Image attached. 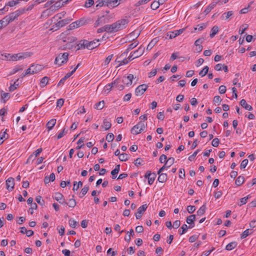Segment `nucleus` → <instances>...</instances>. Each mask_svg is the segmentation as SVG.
<instances>
[{
	"instance_id": "1",
	"label": "nucleus",
	"mask_w": 256,
	"mask_h": 256,
	"mask_svg": "<svg viewBox=\"0 0 256 256\" xmlns=\"http://www.w3.org/2000/svg\"><path fill=\"white\" fill-rule=\"evenodd\" d=\"M128 22V20L124 18L118 20L112 24H106L104 26L105 32L110 33L116 32L124 28Z\"/></svg>"
},
{
	"instance_id": "2",
	"label": "nucleus",
	"mask_w": 256,
	"mask_h": 256,
	"mask_svg": "<svg viewBox=\"0 0 256 256\" xmlns=\"http://www.w3.org/2000/svg\"><path fill=\"white\" fill-rule=\"evenodd\" d=\"M69 54L68 52H64L63 54H59L56 58L54 60V64H58L59 66H62L66 64L68 60Z\"/></svg>"
},
{
	"instance_id": "3",
	"label": "nucleus",
	"mask_w": 256,
	"mask_h": 256,
	"mask_svg": "<svg viewBox=\"0 0 256 256\" xmlns=\"http://www.w3.org/2000/svg\"><path fill=\"white\" fill-rule=\"evenodd\" d=\"M146 126V124H145L144 122L141 120L132 128L131 132L134 134H140L144 130Z\"/></svg>"
},
{
	"instance_id": "4",
	"label": "nucleus",
	"mask_w": 256,
	"mask_h": 256,
	"mask_svg": "<svg viewBox=\"0 0 256 256\" xmlns=\"http://www.w3.org/2000/svg\"><path fill=\"white\" fill-rule=\"evenodd\" d=\"M86 20L84 18H82L70 24L69 26V30H72L78 27L82 26L85 24Z\"/></svg>"
},
{
	"instance_id": "5",
	"label": "nucleus",
	"mask_w": 256,
	"mask_h": 256,
	"mask_svg": "<svg viewBox=\"0 0 256 256\" xmlns=\"http://www.w3.org/2000/svg\"><path fill=\"white\" fill-rule=\"evenodd\" d=\"M174 160L173 157L169 158L167 160L165 161L164 165L158 170V173L162 172L164 170L172 166L174 162Z\"/></svg>"
},
{
	"instance_id": "6",
	"label": "nucleus",
	"mask_w": 256,
	"mask_h": 256,
	"mask_svg": "<svg viewBox=\"0 0 256 256\" xmlns=\"http://www.w3.org/2000/svg\"><path fill=\"white\" fill-rule=\"evenodd\" d=\"M148 86L146 84H142L138 86L135 90V94L136 96H142L148 89Z\"/></svg>"
},
{
	"instance_id": "7",
	"label": "nucleus",
	"mask_w": 256,
	"mask_h": 256,
	"mask_svg": "<svg viewBox=\"0 0 256 256\" xmlns=\"http://www.w3.org/2000/svg\"><path fill=\"white\" fill-rule=\"evenodd\" d=\"M138 41H135L134 42L130 44H129L128 46V48L126 50L125 52H124L122 54H121V55L120 56L119 58H124L126 57L128 52L134 48H136L138 45Z\"/></svg>"
},
{
	"instance_id": "8",
	"label": "nucleus",
	"mask_w": 256,
	"mask_h": 256,
	"mask_svg": "<svg viewBox=\"0 0 256 256\" xmlns=\"http://www.w3.org/2000/svg\"><path fill=\"white\" fill-rule=\"evenodd\" d=\"M147 208L148 206L146 204H143L139 207L137 210V212L135 214L136 218L138 220L140 218Z\"/></svg>"
},
{
	"instance_id": "9",
	"label": "nucleus",
	"mask_w": 256,
	"mask_h": 256,
	"mask_svg": "<svg viewBox=\"0 0 256 256\" xmlns=\"http://www.w3.org/2000/svg\"><path fill=\"white\" fill-rule=\"evenodd\" d=\"M24 10H18L13 12H11L8 16L9 18V20L10 22L14 21L16 18L19 16L20 14L24 13Z\"/></svg>"
},
{
	"instance_id": "10",
	"label": "nucleus",
	"mask_w": 256,
	"mask_h": 256,
	"mask_svg": "<svg viewBox=\"0 0 256 256\" xmlns=\"http://www.w3.org/2000/svg\"><path fill=\"white\" fill-rule=\"evenodd\" d=\"M134 78V76L132 74H129L128 76H124L122 79V82L127 86H129L132 84V80Z\"/></svg>"
},
{
	"instance_id": "11",
	"label": "nucleus",
	"mask_w": 256,
	"mask_h": 256,
	"mask_svg": "<svg viewBox=\"0 0 256 256\" xmlns=\"http://www.w3.org/2000/svg\"><path fill=\"white\" fill-rule=\"evenodd\" d=\"M196 218L195 214H191L186 218V222L189 224L188 227L192 228L194 226V221Z\"/></svg>"
},
{
	"instance_id": "12",
	"label": "nucleus",
	"mask_w": 256,
	"mask_h": 256,
	"mask_svg": "<svg viewBox=\"0 0 256 256\" xmlns=\"http://www.w3.org/2000/svg\"><path fill=\"white\" fill-rule=\"evenodd\" d=\"M14 178L10 177L6 180V188L8 190L11 191L14 188Z\"/></svg>"
},
{
	"instance_id": "13",
	"label": "nucleus",
	"mask_w": 256,
	"mask_h": 256,
	"mask_svg": "<svg viewBox=\"0 0 256 256\" xmlns=\"http://www.w3.org/2000/svg\"><path fill=\"white\" fill-rule=\"evenodd\" d=\"M72 20V18H65L62 20L58 22L56 24V27L58 28H60L64 26L66 24H68Z\"/></svg>"
},
{
	"instance_id": "14",
	"label": "nucleus",
	"mask_w": 256,
	"mask_h": 256,
	"mask_svg": "<svg viewBox=\"0 0 256 256\" xmlns=\"http://www.w3.org/2000/svg\"><path fill=\"white\" fill-rule=\"evenodd\" d=\"M144 48L140 46L136 50L132 52V54H134V57L136 58H137L140 56H141L144 52Z\"/></svg>"
},
{
	"instance_id": "15",
	"label": "nucleus",
	"mask_w": 256,
	"mask_h": 256,
	"mask_svg": "<svg viewBox=\"0 0 256 256\" xmlns=\"http://www.w3.org/2000/svg\"><path fill=\"white\" fill-rule=\"evenodd\" d=\"M118 84L117 80H114L112 82L106 84L104 88V92H106V94L109 93L112 90V88H114V84Z\"/></svg>"
},
{
	"instance_id": "16",
	"label": "nucleus",
	"mask_w": 256,
	"mask_h": 256,
	"mask_svg": "<svg viewBox=\"0 0 256 256\" xmlns=\"http://www.w3.org/2000/svg\"><path fill=\"white\" fill-rule=\"evenodd\" d=\"M158 180L160 182H164L168 180V176L166 173H158Z\"/></svg>"
},
{
	"instance_id": "17",
	"label": "nucleus",
	"mask_w": 256,
	"mask_h": 256,
	"mask_svg": "<svg viewBox=\"0 0 256 256\" xmlns=\"http://www.w3.org/2000/svg\"><path fill=\"white\" fill-rule=\"evenodd\" d=\"M65 4L64 2V0L62 2L58 1L56 2L52 6H50V9L52 10H58L59 8L64 6Z\"/></svg>"
},
{
	"instance_id": "18",
	"label": "nucleus",
	"mask_w": 256,
	"mask_h": 256,
	"mask_svg": "<svg viewBox=\"0 0 256 256\" xmlns=\"http://www.w3.org/2000/svg\"><path fill=\"white\" fill-rule=\"evenodd\" d=\"M240 104L248 110H252V107L250 105L246 103V100L244 99H242L240 101Z\"/></svg>"
},
{
	"instance_id": "19",
	"label": "nucleus",
	"mask_w": 256,
	"mask_h": 256,
	"mask_svg": "<svg viewBox=\"0 0 256 256\" xmlns=\"http://www.w3.org/2000/svg\"><path fill=\"white\" fill-rule=\"evenodd\" d=\"M234 14V12L232 10H230L226 12H224L220 16L222 20H227Z\"/></svg>"
},
{
	"instance_id": "20",
	"label": "nucleus",
	"mask_w": 256,
	"mask_h": 256,
	"mask_svg": "<svg viewBox=\"0 0 256 256\" xmlns=\"http://www.w3.org/2000/svg\"><path fill=\"white\" fill-rule=\"evenodd\" d=\"M31 67H32V73H34V74L37 73V72L41 71L43 68L42 66L41 65H39V64H36V65L32 64L31 66Z\"/></svg>"
},
{
	"instance_id": "21",
	"label": "nucleus",
	"mask_w": 256,
	"mask_h": 256,
	"mask_svg": "<svg viewBox=\"0 0 256 256\" xmlns=\"http://www.w3.org/2000/svg\"><path fill=\"white\" fill-rule=\"evenodd\" d=\"M100 41L99 39L96 40H94L90 42L89 45L88 46V50H92L98 46H99L100 44H98V42Z\"/></svg>"
},
{
	"instance_id": "22",
	"label": "nucleus",
	"mask_w": 256,
	"mask_h": 256,
	"mask_svg": "<svg viewBox=\"0 0 256 256\" xmlns=\"http://www.w3.org/2000/svg\"><path fill=\"white\" fill-rule=\"evenodd\" d=\"M76 40L74 36H69L63 40V42H66V44H72V43L74 42Z\"/></svg>"
},
{
	"instance_id": "23",
	"label": "nucleus",
	"mask_w": 256,
	"mask_h": 256,
	"mask_svg": "<svg viewBox=\"0 0 256 256\" xmlns=\"http://www.w3.org/2000/svg\"><path fill=\"white\" fill-rule=\"evenodd\" d=\"M56 119L52 118L46 124V128L48 130H51L56 124Z\"/></svg>"
},
{
	"instance_id": "24",
	"label": "nucleus",
	"mask_w": 256,
	"mask_h": 256,
	"mask_svg": "<svg viewBox=\"0 0 256 256\" xmlns=\"http://www.w3.org/2000/svg\"><path fill=\"white\" fill-rule=\"evenodd\" d=\"M118 0H108V2H106V6L109 8H113L118 6Z\"/></svg>"
},
{
	"instance_id": "25",
	"label": "nucleus",
	"mask_w": 256,
	"mask_h": 256,
	"mask_svg": "<svg viewBox=\"0 0 256 256\" xmlns=\"http://www.w3.org/2000/svg\"><path fill=\"white\" fill-rule=\"evenodd\" d=\"M206 204H204L196 212L198 216L204 215L206 212Z\"/></svg>"
},
{
	"instance_id": "26",
	"label": "nucleus",
	"mask_w": 256,
	"mask_h": 256,
	"mask_svg": "<svg viewBox=\"0 0 256 256\" xmlns=\"http://www.w3.org/2000/svg\"><path fill=\"white\" fill-rule=\"evenodd\" d=\"M237 242H232L228 244L226 246V249L227 250H231L234 249L237 246Z\"/></svg>"
},
{
	"instance_id": "27",
	"label": "nucleus",
	"mask_w": 256,
	"mask_h": 256,
	"mask_svg": "<svg viewBox=\"0 0 256 256\" xmlns=\"http://www.w3.org/2000/svg\"><path fill=\"white\" fill-rule=\"evenodd\" d=\"M112 126L110 122L107 120L106 119H104L103 121V124L102 126L104 128L105 130H108Z\"/></svg>"
},
{
	"instance_id": "28",
	"label": "nucleus",
	"mask_w": 256,
	"mask_h": 256,
	"mask_svg": "<svg viewBox=\"0 0 256 256\" xmlns=\"http://www.w3.org/2000/svg\"><path fill=\"white\" fill-rule=\"evenodd\" d=\"M218 32V27L216 26H214L211 29V33L210 34V36L212 38Z\"/></svg>"
},
{
	"instance_id": "29",
	"label": "nucleus",
	"mask_w": 256,
	"mask_h": 256,
	"mask_svg": "<svg viewBox=\"0 0 256 256\" xmlns=\"http://www.w3.org/2000/svg\"><path fill=\"white\" fill-rule=\"evenodd\" d=\"M244 182V178L242 176H239L236 180L235 184L237 186H241Z\"/></svg>"
},
{
	"instance_id": "30",
	"label": "nucleus",
	"mask_w": 256,
	"mask_h": 256,
	"mask_svg": "<svg viewBox=\"0 0 256 256\" xmlns=\"http://www.w3.org/2000/svg\"><path fill=\"white\" fill-rule=\"evenodd\" d=\"M114 80H117L118 84H114V88H116L119 90H122L124 89V86L120 84V80L119 78H116Z\"/></svg>"
},
{
	"instance_id": "31",
	"label": "nucleus",
	"mask_w": 256,
	"mask_h": 256,
	"mask_svg": "<svg viewBox=\"0 0 256 256\" xmlns=\"http://www.w3.org/2000/svg\"><path fill=\"white\" fill-rule=\"evenodd\" d=\"M190 228L186 224H184L178 230V232L180 235L184 234L187 231V230Z\"/></svg>"
},
{
	"instance_id": "32",
	"label": "nucleus",
	"mask_w": 256,
	"mask_h": 256,
	"mask_svg": "<svg viewBox=\"0 0 256 256\" xmlns=\"http://www.w3.org/2000/svg\"><path fill=\"white\" fill-rule=\"evenodd\" d=\"M89 190V186H84L82 189L81 192L80 194V198H82L85 194L88 192Z\"/></svg>"
},
{
	"instance_id": "33",
	"label": "nucleus",
	"mask_w": 256,
	"mask_h": 256,
	"mask_svg": "<svg viewBox=\"0 0 256 256\" xmlns=\"http://www.w3.org/2000/svg\"><path fill=\"white\" fill-rule=\"evenodd\" d=\"M85 138L84 137L80 138L77 142L78 146L76 147V150H79L82 148L84 144L83 142H84Z\"/></svg>"
},
{
	"instance_id": "34",
	"label": "nucleus",
	"mask_w": 256,
	"mask_h": 256,
	"mask_svg": "<svg viewBox=\"0 0 256 256\" xmlns=\"http://www.w3.org/2000/svg\"><path fill=\"white\" fill-rule=\"evenodd\" d=\"M158 40H156V38L152 40L148 45L146 50H150L156 44Z\"/></svg>"
},
{
	"instance_id": "35",
	"label": "nucleus",
	"mask_w": 256,
	"mask_h": 256,
	"mask_svg": "<svg viewBox=\"0 0 256 256\" xmlns=\"http://www.w3.org/2000/svg\"><path fill=\"white\" fill-rule=\"evenodd\" d=\"M252 230L247 229L242 232L240 235L241 239H244L252 234Z\"/></svg>"
},
{
	"instance_id": "36",
	"label": "nucleus",
	"mask_w": 256,
	"mask_h": 256,
	"mask_svg": "<svg viewBox=\"0 0 256 256\" xmlns=\"http://www.w3.org/2000/svg\"><path fill=\"white\" fill-rule=\"evenodd\" d=\"M161 5L159 1H154L150 5V8L153 10H156L159 8V6Z\"/></svg>"
},
{
	"instance_id": "37",
	"label": "nucleus",
	"mask_w": 256,
	"mask_h": 256,
	"mask_svg": "<svg viewBox=\"0 0 256 256\" xmlns=\"http://www.w3.org/2000/svg\"><path fill=\"white\" fill-rule=\"evenodd\" d=\"M19 58H20V60L30 57L32 55V53L30 52H21L19 53Z\"/></svg>"
},
{
	"instance_id": "38",
	"label": "nucleus",
	"mask_w": 256,
	"mask_h": 256,
	"mask_svg": "<svg viewBox=\"0 0 256 256\" xmlns=\"http://www.w3.org/2000/svg\"><path fill=\"white\" fill-rule=\"evenodd\" d=\"M82 182L81 181H79L78 183L76 182H74V187L73 190L76 191L80 187H82Z\"/></svg>"
},
{
	"instance_id": "39",
	"label": "nucleus",
	"mask_w": 256,
	"mask_h": 256,
	"mask_svg": "<svg viewBox=\"0 0 256 256\" xmlns=\"http://www.w3.org/2000/svg\"><path fill=\"white\" fill-rule=\"evenodd\" d=\"M129 158L128 154L126 153H122L120 154L119 159L120 161L126 162L127 161Z\"/></svg>"
},
{
	"instance_id": "40",
	"label": "nucleus",
	"mask_w": 256,
	"mask_h": 256,
	"mask_svg": "<svg viewBox=\"0 0 256 256\" xmlns=\"http://www.w3.org/2000/svg\"><path fill=\"white\" fill-rule=\"evenodd\" d=\"M104 106V101L102 100L96 103L94 106V108L97 110H102Z\"/></svg>"
},
{
	"instance_id": "41",
	"label": "nucleus",
	"mask_w": 256,
	"mask_h": 256,
	"mask_svg": "<svg viewBox=\"0 0 256 256\" xmlns=\"http://www.w3.org/2000/svg\"><path fill=\"white\" fill-rule=\"evenodd\" d=\"M19 80V79H17L14 82L13 84H11L10 86L9 87V90L10 92H12L16 89L17 88L19 84H16V82Z\"/></svg>"
},
{
	"instance_id": "42",
	"label": "nucleus",
	"mask_w": 256,
	"mask_h": 256,
	"mask_svg": "<svg viewBox=\"0 0 256 256\" xmlns=\"http://www.w3.org/2000/svg\"><path fill=\"white\" fill-rule=\"evenodd\" d=\"M208 70H209L208 67V66H205L203 68V69L200 72L199 74L202 77L208 74Z\"/></svg>"
},
{
	"instance_id": "43",
	"label": "nucleus",
	"mask_w": 256,
	"mask_h": 256,
	"mask_svg": "<svg viewBox=\"0 0 256 256\" xmlns=\"http://www.w3.org/2000/svg\"><path fill=\"white\" fill-rule=\"evenodd\" d=\"M106 2H108V0H98L96 2L98 4L96 6V8H100L104 6H106Z\"/></svg>"
},
{
	"instance_id": "44",
	"label": "nucleus",
	"mask_w": 256,
	"mask_h": 256,
	"mask_svg": "<svg viewBox=\"0 0 256 256\" xmlns=\"http://www.w3.org/2000/svg\"><path fill=\"white\" fill-rule=\"evenodd\" d=\"M66 205L70 208H73L76 206V201L74 198H70L68 202L66 203Z\"/></svg>"
},
{
	"instance_id": "45",
	"label": "nucleus",
	"mask_w": 256,
	"mask_h": 256,
	"mask_svg": "<svg viewBox=\"0 0 256 256\" xmlns=\"http://www.w3.org/2000/svg\"><path fill=\"white\" fill-rule=\"evenodd\" d=\"M104 18V16H102L99 18L95 22L94 24V27H98L100 24L104 23L105 22L103 20V18Z\"/></svg>"
},
{
	"instance_id": "46",
	"label": "nucleus",
	"mask_w": 256,
	"mask_h": 256,
	"mask_svg": "<svg viewBox=\"0 0 256 256\" xmlns=\"http://www.w3.org/2000/svg\"><path fill=\"white\" fill-rule=\"evenodd\" d=\"M8 55L10 56V58H9L10 60L16 61V60H20V58H19V56H20L19 53L17 54H14L12 56H10V54H9Z\"/></svg>"
},
{
	"instance_id": "47",
	"label": "nucleus",
	"mask_w": 256,
	"mask_h": 256,
	"mask_svg": "<svg viewBox=\"0 0 256 256\" xmlns=\"http://www.w3.org/2000/svg\"><path fill=\"white\" fill-rule=\"evenodd\" d=\"M68 224L71 228H74L77 226L78 222L74 219L70 218L68 220Z\"/></svg>"
},
{
	"instance_id": "48",
	"label": "nucleus",
	"mask_w": 256,
	"mask_h": 256,
	"mask_svg": "<svg viewBox=\"0 0 256 256\" xmlns=\"http://www.w3.org/2000/svg\"><path fill=\"white\" fill-rule=\"evenodd\" d=\"M48 81V78L47 76H44L40 80V84L42 87H44L46 86Z\"/></svg>"
},
{
	"instance_id": "49",
	"label": "nucleus",
	"mask_w": 256,
	"mask_h": 256,
	"mask_svg": "<svg viewBox=\"0 0 256 256\" xmlns=\"http://www.w3.org/2000/svg\"><path fill=\"white\" fill-rule=\"evenodd\" d=\"M36 200L37 203L41 206L44 204V201L42 198V197L40 196H38L36 198Z\"/></svg>"
},
{
	"instance_id": "50",
	"label": "nucleus",
	"mask_w": 256,
	"mask_h": 256,
	"mask_svg": "<svg viewBox=\"0 0 256 256\" xmlns=\"http://www.w3.org/2000/svg\"><path fill=\"white\" fill-rule=\"evenodd\" d=\"M156 177V174L155 173H152V176H150L148 178V184L151 185L153 184Z\"/></svg>"
},
{
	"instance_id": "51",
	"label": "nucleus",
	"mask_w": 256,
	"mask_h": 256,
	"mask_svg": "<svg viewBox=\"0 0 256 256\" xmlns=\"http://www.w3.org/2000/svg\"><path fill=\"white\" fill-rule=\"evenodd\" d=\"M114 138V134L112 133H108L106 138V140L108 142H112Z\"/></svg>"
},
{
	"instance_id": "52",
	"label": "nucleus",
	"mask_w": 256,
	"mask_h": 256,
	"mask_svg": "<svg viewBox=\"0 0 256 256\" xmlns=\"http://www.w3.org/2000/svg\"><path fill=\"white\" fill-rule=\"evenodd\" d=\"M68 130H66V128H64L62 132H60L57 136L58 139H60L62 138L64 135H66L68 132Z\"/></svg>"
},
{
	"instance_id": "53",
	"label": "nucleus",
	"mask_w": 256,
	"mask_h": 256,
	"mask_svg": "<svg viewBox=\"0 0 256 256\" xmlns=\"http://www.w3.org/2000/svg\"><path fill=\"white\" fill-rule=\"evenodd\" d=\"M54 198L56 201L58 202L62 200L63 198V195L60 192H56L54 194Z\"/></svg>"
},
{
	"instance_id": "54",
	"label": "nucleus",
	"mask_w": 256,
	"mask_h": 256,
	"mask_svg": "<svg viewBox=\"0 0 256 256\" xmlns=\"http://www.w3.org/2000/svg\"><path fill=\"white\" fill-rule=\"evenodd\" d=\"M22 70V68H21V66H15L13 68V70H12V72H10V74H14L16 73L17 72H18V71Z\"/></svg>"
},
{
	"instance_id": "55",
	"label": "nucleus",
	"mask_w": 256,
	"mask_h": 256,
	"mask_svg": "<svg viewBox=\"0 0 256 256\" xmlns=\"http://www.w3.org/2000/svg\"><path fill=\"white\" fill-rule=\"evenodd\" d=\"M73 45L74 46L75 48H76V46L78 47L76 48V50H80V49L82 48H84V45L82 44V40H81L80 42L76 45H75L74 44Z\"/></svg>"
},
{
	"instance_id": "56",
	"label": "nucleus",
	"mask_w": 256,
	"mask_h": 256,
	"mask_svg": "<svg viewBox=\"0 0 256 256\" xmlns=\"http://www.w3.org/2000/svg\"><path fill=\"white\" fill-rule=\"evenodd\" d=\"M206 26V24L202 23L200 24H198L197 26V28H194V30H198L199 31L202 30Z\"/></svg>"
},
{
	"instance_id": "57",
	"label": "nucleus",
	"mask_w": 256,
	"mask_h": 256,
	"mask_svg": "<svg viewBox=\"0 0 256 256\" xmlns=\"http://www.w3.org/2000/svg\"><path fill=\"white\" fill-rule=\"evenodd\" d=\"M73 47H74L73 44H66L63 46H61L60 48V49L62 50H66V49L70 50V49L72 48Z\"/></svg>"
},
{
	"instance_id": "58",
	"label": "nucleus",
	"mask_w": 256,
	"mask_h": 256,
	"mask_svg": "<svg viewBox=\"0 0 256 256\" xmlns=\"http://www.w3.org/2000/svg\"><path fill=\"white\" fill-rule=\"evenodd\" d=\"M220 143V140L218 138H214L212 142V145L214 147H218Z\"/></svg>"
},
{
	"instance_id": "59",
	"label": "nucleus",
	"mask_w": 256,
	"mask_h": 256,
	"mask_svg": "<svg viewBox=\"0 0 256 256\" xmlns=\"http://www.w3.org/2000/svg\"><path fill=\"white\" fill-rule=\"evenodd\" d=\"M118 62L119 63L118 66H120L128 64L129 60H128V58H124L123 60H118Z\"/></svg>"
},
{
	"instance_id": "60",
	"label": "nucleus",
	"mask_w": 256,
	"mask_h": 256,
	"mask_svg": "<svg viewBox=\"0 0 256 256\" xmlns=\"http://www.w3.org/2000/svg\"><path fill=\"white\" fill-rule=\"evenodd\" d=\"M94 4V0H87L84 4L86 8H90Z\"/></svg>"
},
{
	"instance_id": "61",
	"label": "nucleus",
	"mask_w": 256,
	"mask_h": 256,
	"mask_svg": "<svg viewBox=\"0 0 256 256\" xmlns=\"http://www.w3.org/2000/svg\"><path fill=\"white\" fill-rule=\"evenodd\" d=\"M196 210V207L194 206H188L187 207V210L188 213L192 214Z\"/></svg>"
},
{
	"instance_id": "62",
	"label": "nucleus",
	"mask_w": 256,
	"mask_h": 256,
	"mask_svg": "<svg viewBox=\"0 0 256 256\" xmlns=\"http://www.w3.org/2000/svg\"><path fill=\"white\" fill-rule=\"evenodd\" d=\"M226 88L225 86L222 85L218 88V91L220 94H224L226 92Z\"/></svg>"
},
{
	"instance_id": "63",
	"label": "nucleus",
	"mask_w": 256,
	"mask_h": 256,
	"mask_svg": "<svg viewBox=\"0 0 256 256\" xmlns=\"http://www.w3.org/2000/svg\"><path fill=\"white\" fill-rule=\"evenodd\" d=\"M198 152H199V150H197L192 155L189 156L188 158V160L190 161H192V160H194L195 157L198 154Z\"/></svg>"
},
{
	"instance_id": "64",
	"label": "nucleus",
	"mask_w": 256,
	"mask_h": 256,
	"mask_svg": "<svg viewBox=\"0 0 256 256\" xmlns=\"http://www.w3.org/2000/svg\"><path fill=\"white\" fill-rule=\"evenodd\" d=\"M214 102L215 103H217L218 104H220L222 102V99L219 96H216L214 98Z\"/></svg>"
}]
</instances>
